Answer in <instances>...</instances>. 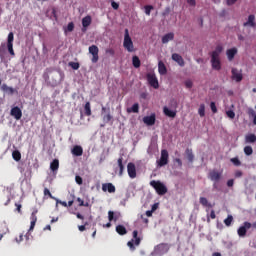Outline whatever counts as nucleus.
Masks as SVG:
<instances>
[{"label": "nucleus", "mask_w": 256, "mask_h": 256, "mask_svg": "<svg viewBox=\"0 0 256 256\" xmlns=\"http://www.w3.org/2000/svg\"><path fill=\"white\" fill-rule=\"evenodd\" d=\"M223 53V46H216L215 50L211 53V65L214 71H221V59L219 58Z\"/></svg>", "instance_id": "f257e3e1"}, {"label": "nucleus", "mask_w": 256, "mask_h": 256, "mask_svg": "<svg viewBox=\"0 0 256 256\" xmlns=\"http://www.w3.org/2000/svg\"><path fill=\"white\" fill-rule=\"evenodd\" d=\"M123 47L128 51V53H133L135 51V46L133 45V40L131 39V36L129 35V29L124 30V41H123Z\"/></svg>", "instance_id": "f03ea898"}, {"label": "nucleus", "mask_w": 256, "mask_h": 256, "mask_svg": "<svg viewBox=\"0 0 256 256\" xmlns=\"http://www.w3.org/2000/svg\"><path fill=\"white\" fill-rule=\"evenodd\" d=\"M150 186L155 189L158 195H165L167 193V186H165V184L159 180L150 181Z\"/></svg>", "instance_id": "7ed1b4c3"}, {"label": "nucleus", "mask_w": 256, "mask_h": 256, "mask_svg": "<svg viewBox=\"0 0 256 256\" xmlns=\"http://www.w3.org/2000/svg\"><path fill=\"white\" fill-rule=\"evenodd\" d=\"M169 163V152L164 149L161 150V157L159 160H157V165L159 167H165V165H167Z\"/></svg>", "instance_id": "20e7f679"}, {"label": "nucleus", "mask_w": 256, "mask_h": 256, "mask_svg": "<svg viewBox=\"0 0 256 256\" xmlns=\"http://www.w3.org/2000/svg\"><path fill=\"white\" fill-rule=\"evenodd\" d=\"M88 51L90 55H92L91 62L97 63L99 61V47H97V45H91Z\"/></svg>", "instance_id": "39448f33"}, {"label": "nucleus", "mask_w": 256, "mask_h": 256, "mask_svg": "<svg viewBox=\"0 0 256 256\" xmlns=\"http://www.w3.org/2000/svg\"><path fill=\"white\" fill-rule=\"evenodd\" d=\"M146 78L150 87H153V89H159V80L157 79V76L155 74L148 73L146 75Z\"/></svg>", "instance_id": "423d86ee"}, {"label": "nucleus", "mask_w": 256, "mask_h": 256, "mask_svg": "<svg viewBox=\"0 0 256 256\" xmlns=\"http://www.w3.org/2000/svg\"><path fill=\"white\" fill-rule=\"evenodd\" d=\"M11 117H14L16 121H19L21 117H23V111H21V108L19 106L13 107L10 111Z\"/></svg>", "instance_id": "0eeeda50"}, {"label": "nucleus", "mask_w": 256, "mask_h": 256, "mask_svg": "<svg viewBox=\"0 0 256 256\" xmlns=\"http://www.w3.org/2000/svg\"><path fill=\"white\" fill-rule=\"evenodd\" d=\"M168 252H169V245L165 243L159 244L155 248L156 255H164V253H168Z\"/></svg>", "instance_id": "6e6552de"}, {"label": "nucleus", "mask_w": 256, "mask_h": 256, "mask_svg": "<svg viewBox=\"0 0 256 256\" xmlns=\"http://www.w3.org/2000/svg\"><path fill=\"white\" fill-rule=\"evenodd\" d=\"M127 171L130 179H135L137 177V168L133 164V162L128 163Z\"/></svg>", "instance_id": "1a4fd4ad"}, {"label": "nucleus", "mask_w": 256, "mask_h": 256, "mask_svg": "<svg viewBox=\"0 0 256 256\" xmlns=\"http://www.w3.org/2000/svg\"><path fill=\"white\" fill-rule=\"evenodd\" d=\"M232 79L236 83H241L243 81V74L237 68H232Z\"/></svg>", "instance_id": "9d476101"}, {"label": "nucleus", "mask_w": 256, "mask_h": 256, "mask_svg": "<svg viewBox=\"0 0 256 256\" xmlns=\"http://www.w3.org/2000/svg\"><path fill=\"white\" fill-rule=\"evenodd\" d=\"M247 229H251L250 222H244V225L238 229L239 237H245V235H247Z\"/></svg>", "instance_id": "9b49d317"}, {"label": "nucleus", "mask_w": 256, "mask_h": 256, "mask_svg": "<svg viewBox=\"0 0 256 256\" xmlns=\"http://www.w3.org/2000/svg\"><path fill=\"white\" fill-rule=\"evenodd\" d=\"M1 91H3V93H6V95H15V93H17V90L15 88L10 87L7 84L1 85Z\"/></svg>", "instance_id": "f8f14e48"}, {"label": "nucleus", "mask_w": 256, "mask_h": 256, "mask_svg": "<svg viewBox=\"0 0 256 256\" xmlns=\"http://www.w3.org/2000/svg\"><path fill=\"white\" fill-rule=\"evenodd\" d=\"M102 191H104V193H115L116 188L115 185H113V183H104L102 184Z\"/></svg>", "instance_id": "ddd939ff"}, {"label": "nucleus", "mask_w": 256, "mask_h": 256, "mask_svg": "<svg viewBox=\"0 0 256 256\" xmlns=\"http://www.w3.org/2000/svg\"><path fill=\"white\" fill-rule=\"evenodd\" d=\"M209 179L217 183L221 179V173L216 170H212L209 172Z\"/></svg>", "instance_id": "4468645a"}, {"label": "nucleus", "mask_w": 256, "mask_h": 256, "mask_svg": "<svg viewBox=\"0 0 256 256\" xmlns=\"http://www.w3.org/2000/svg\"><path fill=\"white\" fill-rule=\"evenodd\" d=\"M155 121V114L143 118V123H145V125H148L149 127L153 126L155 124Z\"/></svg>", "instance_id": "2eb2a0df"}, {"label": "nucleus", "mask_w": 256, "mask_h": 256, "mask_svg": "<svg viewBox=\"0 0 256 256\" xmlns=\"http://www.w3.org/2000/svg\"><path fill=\"white\" fill-rule=\"evenodd\" d=\"M172 60L178 63L180 67H185V60H183V57L177 53L172 54Z\"/></svg>", "instance_id": "dca6fc26"}, {"label": "nucleus", "mask_w": 256, "mask_h": 256, "mask_svg": "<svg viewBox=\"0 0 256 256\" xmlns=\"http://www.w3.org/2000/svg\"><path fill=\"white\" fill-rule=\"evenodd\" d=\"M91 23H92L91 16L87 15L86 17H84L82 19V27H83L82 31L86 32L87 31V27H89V25H91Z\"/></svg>", "instance_id": "f3484780"}, {"label": "nucleus", "mask_w": 256, "mask_h": 256, "mask_svg": "<svg viewBox=\"0 0 256 256\" xmlns=\"http://www.w3.org/2000/svg\"><path fill=\"white\" fill-rule=\"evenodd\" d=\"M163 113L166 115V117H171L172 119H175L177 117V111L169 109L167 106L163 108Z\"/></svg>", "instance_id": "a211bd4d"}, {"label": "nucleus", "mask_w": 256, "mask_h": 256, "mask_svg": "<svg viewBox=\"0 0 256 256\" xmlns=\"http://www.w3.org/2000/svg\"><path fill=\"white\" fill-rule=\"evenodd\" d=\"M71 153L75 157H81V155H83V147H81L80 145H76L73 147Z\"/></svg>", "instance_id": "6ab92c4d"}, {"label": "nucleus", "mask_w": 256, "mask_h": 256, "mask_svg": "<svg viewBox=\"0 0 256 256\" xmlns=\"http://www.w3.org/2000/svg\"><path fill=\"white\" fill-rule=\"evenodd\" d=\"M226 55L229 61H233L237 55V48H231L226 51Z\"/></svg>", "instance_id": "aec40b11"}, {"label": "nucleus", "mask_w": 256, "mask_h": 256, "mask_svg": "<svg viewBox=\"0 0 256 256\" xmlns=\"http://www.w3.org/2000/svg\"><path fill=\"white\" fill-rule=\"evenodd\" d=\"M158 73L160 75H167V66H165V63H163V61L158 62Z\"/></svg>", "instance_id": "412c9836"}, {"label": "nucleus", "mask_w": 256, "mask_h": 256, "mask_svg": "<svg viewBox=\"0 0 256 256\" xmlns=\"http://www.w3.org/2000/svg\"><path fill=\"white\" fill-rule=\"evenodd\" d=\"M243 25L244 27H255V15H249L247 22H245Z\"/></svg>", "instance_id": "4be33fe9"}, {"label": "nucleus", "mask_w": 256, "mask_h": 256, "mask_svg": "<svg viewBox=\"0 0 256 256\" xmlns=\"http://www.w3.org/2000/svg\"><path fill=\"white\" fill-rule=\"evenodd\" d=\"M173 39H175V34L170 32L162 37V43H169V41H173Z\"/></svg>", "instance_id": "5701e85b"}, {"label": "nucleus", "mask_w": 256, "mask_h": 256, "mask_svg": "<svg viewBox=\"0 0 256 256\" xmlns=\"http://www.w3.org/2000/svg\"><path fill=\"white\" fill-rule=\"evenodd\" d=\"M185 153L189 163H193V161L195 160V155L193 154V150L187 148Z\"/></svg>", "instance_id": "b1692460"}, {"label": "nucleus", "mask_w": 256, "mask_h": 256, "mask_svg": "<svg viewBox=\"0 0 256 256\" xmlns=\"http://www.w3.org/2000/svg\"><path fill=\"white\" fill-rule=\"evenodd\" d=\"M132 235H133V239H135V240H134V244H135L136 246L141 245V238L138 237L139 231L134 230L133 233H132Z\"/></svg>", "instance_id": "393cba45"}, {"label": "nucleus", "mask_w": 256, "mask_h": 256, "mask_svg": "<svg viewBox=\"0 0 256 256\" xmlns=\"http://www.w3.org/2000/svg\"><path fill=\"white\" fill-rule=\"evenodd\" d=\"M116 232L118 235H127V228L123 225H118L116 226Z\"/></svg>", "instance_id": "a878e982"}, {"label": "nucleus", "mask_w": 256, "mask_h": 256, "mask_svg": "<svg viewBox=\"0 0 256 256\" xmlns=\"http://www.w3.org/2000/svg\"><path fill=\"white\" fill-rule=\"evenodd\" d=\"M132 65L135 67V69H139L141 67V60L137 56H133Z\"/></svg>", "instance_id": "bb28decb"}, {"label": "nucleus", "mask_w": 256, "mask_h": 256, "mask_svg": "<svg viewBox=\"0 0 256 256\" xmlns=\"http://www.w3.org/2000/svg\"><path fill=\"white\" fill-rule=\"evenodd\" d=\"M245 143H256V135L248 134L245 136Z\"/></svg>", "instance_id": "cd10ccee"}, {"label": "nucleus", "mask_w": 256, "mask_h": 256, "mask_svg": "<svg viewBox=\"0 0 256 256\" xmlns=\"http://www.w3.org/2000/svg\"><path fill=\"white\" fill-rule=\"evenodd\" d=\"M0 233L3 235H7V233H9V227L7 226L6 222L0 224Z\"/></svg>", "instance_id": "c85d7f7f"}, {"label": "nucleus", "mask_w": 256, "mask_h": 256, "mask_svg": "<svg viewBox=\"0 0 256 256\" xmlns=\"http://www.w3.org/2000/svg\"><path fill=\"white\" fill-rule=\"evenodd\" d=\"M118 167H119V176L123 175V171H125V166L123 165V157L118 159Z\"/></svg>", "instance_id": "c756f323"}, {"label": "nucleus", "mask_w": 256, "mask_h": 256, "mask_svg": "<svg viewBox=\"0 0 256 256\" xmlns=\"http://www.w3.org/2000/svg\"><path fill=\"white\" fill-rule=\"evenodd\" d=\"M55 201L56 203H59L60 205H62V207H73V203H74L73 200H69L67 204V202L58 200L57 198L55 199Z\"/></svg>", "instance_id": "7c9ffc66"}, {"label": "nucleus", "mask_w": 256, "mask_h": 256, "mask_svg": "<svg viewBox=\"0 0 256 256\" xmlns=\"http://www.w3.org/2000/svg\"><path fill=\"white\" fill-rule=\"evenodd\" d=\"M200 204H202L203 207H208V208L213 207V204L209 203V200H207V198L205 197H200Z\"/></svg>", "instance_id": "2f4dec72"}, {"label": "nucleus", "mask_w": 256, "mask_h": 256, "mask_svg": "<svg viewBox=\"0 0 256 256\" xmlns=\"http://www.w3.org/2000/svg\"><path fill=\"white\" fill-rule=\"evenodd\" d=\"M50 169H51V171H58L59 170V161L57 159H54L50 163Z\"/></svg>", "instance_id": "473e14b6"}, {"label": "nucleus", "mask_w": 256, "mask_h": 256, "mask_svg": "<svg viewBox=\"0 0 256 256\" xmlns=\"http://www.w3.org/2000/svg\"><path fill=\"white\" fill-rule=\"evenodd\" d=\"M127 113H139V103H135L131 108H127Z\"/></svg>", "instance_id": "72a5a7b5"}, {"label": "nucleus", "mask_w": 256, "mask_h": 256, "mask_svg": "<svg viewBox=\"0 0 256 256\" xmlns=\"http://www.w3.org/2000/svg\"><path fill=\"white\" fill-rule=\"evenodd\" d=\"M84 111H85L86 117H91V103L90 102L85 103Z\"/></svg>", "instance_id": "f704fd0d"}, {"label": "nucleus", "mask_w": 256, "mask_h": 256, "mask_svg": "<svg viewBox=\"0 0 256 256\" xmlns=\"http://www.w3.org/2000/svg\"><path fill=\"white\" fill-rule=\"evenodd\" d=\"M12 158L14 161H21V152L19 150H14L12 152Z\"/></svg>", "instance_id": "c9c22d12"}, {"label": "nucleus", "mask_w": 256, "mask_h": 256, "mask_svg": "<svg viewBox=\"0 0 256 256\" xmlns=\"http://www.w3.org/2000/svg\"><path fill=\"white\" fill-rule=\"evenodd\" d=\"M230 161L234 167H241V160L238 157L231 158Z\"/></svg>", "instance_id": "e433bc0d"}, {"label": "nucleus", "mask_w": 256, "mask_h": 256, "mask_svg": "<svg viewBox=\"0 0 256 256\" xmlns=\"http://www.w3.org/2000/svg\"><path fill=\"white\" fill-rule=\"evenodd\" d=\"M248 115L253 117V124L256 125V112L252 108L248 110Z\"/></svg>", "instance_id": "4c0bfd02"}, {"label": "nucleus", "mask_w": 256, "mask_h": 256, "mask_svg": "<svg viewBox=\"0 0 256 256\" xmlns=\"http://www.w3.org/2000/svg\"><path fill=\"white\" fill-rule=\"evenodd\" d=\"M231 223H233V216L228 215V217L224 220V224L226 227H231Z\"/></svg>", "instance_id": "58836bf2"}, {"label": "nucleus", "mask_w": 256, "mask_h": 256, "mask_svg": "<svg viewBox=\"0 0 256 256\" xmlns=\"http://www.w3.org/2000/svg\"><path fill=\"white\" fill-rule=\"evenodd\" d=\"M103 121L104 123H109L110 121H113V116L111 113H107L106 115L103 116Z\"/></svg>", "instance_id": "ea45409f"}, {"label": "nucleus", "mask_w": 256, "mask_h": 256, "mask_svg": "<svg viewBox=\"0 0 256 256\" xmlns=\"http://www.w3.org/2000/svg\"><path fill=\"white\" fill-rule=\"evenodd\" d=\"M244 153H245V155H247V156L253 155V147H251V146H245V147H244Z\"/></svg>", "instance_id": "a19ab883"}, {"label": "nucleus", "mask_w": 256, "mask_h": 256, "mask_svg": "<svg viewBox=\"0 0 256 256\" xmlns=\"http://www.w3.org/2000/svg\"><path fill=\"white\" fill-rule=\"evenodd\" d=\"M198 114L200 117H205V104H201L198 109Z\"/></svg>", "instance_id": "79ce46f5"}, {"label": "nucleus", "mask_w": 256, "mask_h": 256, "mask_svg": "<svg viewBox=\"0 0 256 256\" xmlns=\"http://www.w3.org/2000/svg\"><path fill=\"white\" fill-rule=\"evenodd\" d=\"M76 201L79 203V207H89V202L85 203V201L79 197L76 199Z\"/></svg>", "instance_id": "37998d69"}, {"label": "nucleus", "mask_w": 256, "mask_h": 256, "mask_svg": "<svg viewBox=\"0 0 256 256\" xmlns=\"http://www.w3.org/2000/svg\"><path fill=\"white\" fill-rule=\"evenodd\" d=\"M14 39H15V36H14L13 32H10V33L8 34L7 45H13Z\"/></svg>", "instance_id": "c03bdc74"}, {"label": "nucleus", "mask_w": 256, "mask_h": 256, "mask_svg": "<svg viewBox=\"0 0 256 256\" xmlns=\"http://www.w3.org/2000/svg\"><path fill=\"white\" fill-rule=\"evenodd\" d=\"M50 197V199H56L55 196H53V194H51V191L48 188H44V197Z\"/></svg>", "instance_id": "a18cd8bd"}, {"label": "nucleus", "mask_w": 256, "mask_h": 256, "mask_svg": "<svg viewBox=\"0 0 256 256\" xmlns=\"http://www.w3.org/2000/svg\"><path fill=\"white\" fill-rule=\"evenodd\" d=\"M108 219H109L110 222L111 221H117V218L115 217V212L109 211L108 212Z\"/></svg>", "instance_id": "49530a36"}, {"label": "nucleus", "mask_w": 256, "mask_h": 256, "mask_svg": "<svg viewBox=\"0 0 256 256\" xmlns=\"http://www.w3.org/2000/svg\"><path fill=\"white\" fill-rule=\"evenodd\" d=\"M69 67H72L74 71H77L79 69L80 65L79 62H69Z\"/></svg>", "instance_id": "de8ad7c7"}, {"label": "nucleus", "mask_w": 256, "mask_h": 256, "mask_svg": "<svg viewBox=\"0 0 256 256\" xmlns=\"http://www.w3.org/2000/svg\"><path fill=\"white\" fill-rule=\"evenodd\" d=\"M144 9H145V14L146 15H151V11H153V6H151V5H146L145 7H144Z\"/></svg>", "instance_id": "09e8293b"}, {"label": "nucleus", "mask_w": 256, "mask_h": 256, "mask_svg": "<svg viewBox=\"0 0 256 256\" xmlns=\"http://www.w3.org/2000/svg\"><path fill=\"white\" fill-rule=\"evenodd\" d=\"M37 213H38L37 210H34V211L32 212L31 217H30V220H31V221L37 222Z\"/></svg>", "instance_id": "8fccbe9b"}, {"label": "nucleus", "mask_w": 256, "mask_h": 256, "mask_svg": "<svg viewBox=\"0 0 256 256\" xmlns=\"http://www.w3.org/2000/svg\"><path fill=\"white\" fill-rule=\"evenodd\" d=\"M7 47L10 55L15 56V51L13 50V44H7Z\"/></svg>", "instance_id": "3c124183"}, {"label": "nucleus", "mask_w": 256, "mask_h": 256, "mask_svg": "<svg viewBox=\"0 0 256 256\" xmlns=\"http://www.w3.org/2000/svg\"><path fill=\"white\" fill-rule=\"evenodd\" d=\"M73 29H75V24L73 22H69L67 25V31H69L71 33V31H73Z\"/></svg>", "instance_id": "603ef678"}, {"label": "nucleus", "mask_w": 256, "mask_h": 256, "mask_svg": "<svg viewBox=\"0 0 256 256\" xmlns=\"http://www.w3.org/2000/svg\"><path fill=\"white\" fill-rule=\"evenodd\" d=\"M127 245L131 249V251H135V244H134V240L133 239L131 241H129L127 243Z\"/></svg>", "instance_id": "864d4df0"}, {"label": "nucleus", "mask_w": 256, "mask_h": 256, "mask_svg": "<svg viewBox=\"0 0 256 256\" xmlns=\"http://www.w3.org/2000/svg\"><path fill=\"white\" fill-rule=\"evenodd\" d=\"M226 115L230 118V119H235V112H233V110H229L226 112Z\"/></svg>", "instance_id": "5fc2aeb1"}, {"label": "nucleus", "mask_w": 256, "mask_h": 256, "mask_svg": "<svg viewBox=\"0 0 256 256\" xmlns=\"http://www.w3.org/2000/svg\"><path fill=\"white\" fill-rule=\"evenodd\" d=\"M210 108L212 113H217V106L215 105V102L210 103Z\"/></svg>", "instance_id": "6e6d98bb"}, {"label": "nucleus", "mask_w": 256, "mask_h": 256, "mask_svg": "<svg viewBox=\"0 0 256 256\" xmlns=\"http://www.w3.org/2000/svg\"><path fill=\"white\" fill-rule=\"evenodd\" d=\"M75 181L78 185H83V178L81 176H76Z\"/></svg>", "instance_id": "4d7b16f0"}, {"label": "nucleus", "mask_w": 256, "mask_h": 256, "mask_svg": "<svg viewBox=\"0 0 256 256\" xmlns=\"http://www.w3.org/2000/svg\"><path fill=\"white\" fill-rule=\"evenodd\" d=\"M185 86L187 87V89H191V87H193V82L191 80H187L185 82Z\"/></svg>", "instance_id": "13d9d810"}, {"label": "nucleus", "mask_w": 256, "mask_h": 256, "mask_svg": "<svg viewBox=\"0 0 256 256\" xmlns=\"http://www.w3.org/2000/svg\"><path fill=\"white\" fill-rule=\"evenodd\" d=\"M234 175H235L236 179H239V177H243V172L240 170H237Z\"/></svg>", "instance_id": "bf43d9fd"}, {"label": "nucleus", "mask_w": 256, "mask_h": 256, "mask_svg": "<svg viewBox=\"0 0 256 256\" xmlns=\"http://www.w3.org/2000/svg\"><path fill=\"white\" fill-rule=\"evenodd\" d=\"M111 7H112L113 9L117 10V9H119V3L113 1V2H111Z\"/></svg>", "instance_id": "052dcab7"}, {"label": "nucleus", "mask_w": 256, "mask_h": 256, "mask_svg": "<svg viewBox=\"0 0 256 256\" xmlns=\"http://www.w3.org/2000/svg\"><path fill=\"white\" fill-rule=\"evenodd\" d=\"M188 5H190L191 7H195V5H197L196 0H187Z\"/></svg>", "instance_id": "680f3d73"}, {"label": "nucleus", "mask_w": 256, "mask_h": 256, "mask_svg": "<svg viewBox=\"0 0 256 256\" xmlns=\"http://www.w3.org/2000/svg\"><path fill=\"white\" fill-rule=\"evenodd\" d=\"M37 222L35 221H31L30 222V228H29V231H33L35 229V225H36Z\"/></svg>", "instance_id": "e2e57ef3"}, {"label": "nucleus", "mask_w": 256, "mask_h": 256, "mask_svg": "<svg viewBox=\"0 0 256 256\" xmlns=\"http://www.w3.org/2000/svg\"><path fill=\"white\" fill-rule=\"evenodd\" d=\"M106 53L108 55H115V50H113V48H109V49L106 50Z\"/></svg>", "instance_id": "0e129e2a"}, {"label": "nucleus", "mask_w": 256, "mask_h": 256, "mask_svg": "<svg viewBox=\"0 0 256 256\" xmlns=\"http://www.w3.org/2000/svg\"><path fill=\"white\" fill-rule=\"evenodd\" d=\"M235 181L233 179H230L227 181V187H233Z\"/></svg>", "instance_id": "69168bd1"}, {"label": "nucleus", "mask_w": 256, "mask_h": 256, "mask_svg": "<svg viewBox=\"0 0 256 256\" xmlns=\"http://www.w3.org/2000/svg\"><path fill=\"white\" fill-rule=\"evenodd\" d=\"M235 3H237V0H227L228 6L235 5Z\"/></svg>", "instance_id": "338daca9"}, {"label": "nucleus", "mask_w": 256, "mask_h": 256, "mask_svg": "<svg viewBox=\"0 0 256 256\" xmlns=\"http://www.w3.org/2000/svg\"><path fill=\"white\" fill-rule=\"evenodd\" d=\"M210 217H211L212 219H215V218L217 217V215H215V210H211V212H210Z\"/></svg>", "instance_id": "774afa93"}]
</instances>
